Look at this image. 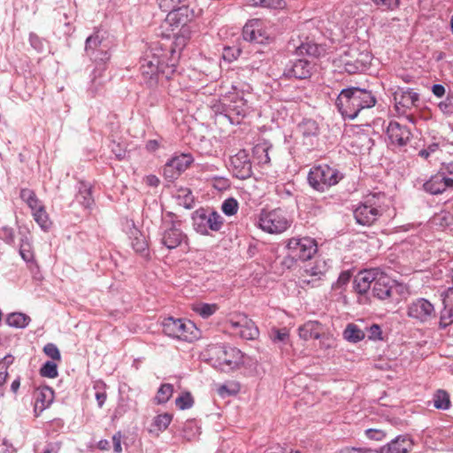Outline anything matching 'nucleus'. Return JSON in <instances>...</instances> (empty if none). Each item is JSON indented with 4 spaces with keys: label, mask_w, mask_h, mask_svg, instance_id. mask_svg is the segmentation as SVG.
<instances>
[{
    "label": "nucleus",
    "mask_w": 453,
    "mask_h": 453,
    "mask_svg": "<svg viewBox=\"0 0 453 453\" xmlns=\"http://www.w3.org/2000/svg\"><path fill=\"white\" fill-rule=\"evenodd\" d=\"M194 228L201 234H209V231H219L223 226V218L215 211L207 213L197 210L193 216Z\"/></svg>",
    "instance_id": "nucleus-13"
},
{
    "label": "nucleus",
    "mask_w": 453,
    "mask_h": 453,
    "mask_svg": "<svg viewBox=\"0 0 453 453\" xmlns=\"http://www.w3.org/2000/svg\"><path fill=\"white\" fill-rule=\"evenodd\" d=\"M238 208V202L233 197L226 199L221 205V210L226 216L234 215L237 212Z\"/></svg>",
    "instance_id": "nucleus-47"
},
{
    "label": "nucleus",
    "mask_w": 453,
    "mask_h": 453,
    "mask_svg": "<svg viewBox=\"0 0 453 453\" xmlns=\"http://www.w3.org/2000/svg\"><path fill=\"white\" fill-rule=\"evenodd\" d=\"M374 96L366 89L349 88L342 89L336 99V106L344 119H354L363 109L375 105Z\"/></svg>",
    "instance_id": "nucleus-3"
},
{
    "label": "nucleus",
    "mask_w": 453,
    "mask_h": 453,
    "mask_svg": "<svg viewBox=\"0 0 453 453\" xmlns=\"http://www.w3.org/2000/svg\"><path fill=\"white\" fill-rule=\"evenodd\" d=\"M239 391L240 386L237 383H230L229 385L224 384L219 386L218 388V394L221 397L236 395Z\"/></svg>",
    "instance_id": "nucleus-49"
},
{
    "label": "nucleus",
    "mask_w": 453,
    "mask_h": 453,
    "mask_svg": "<svg viewBox=\"0 0 453 453\" xmlns=\"http://www.w3.org/2000/svg\"><path fill=\"white\" fill-rule=\"evenodd\" d=\"M380 195H370L354 210V218L362 226L372 225L382 214Z\"/></svg>",
    "instance_id": "nucleus-9"
},
{
    "label": "nucleus",
    "mask_w": 453,
    "mask_h": 453,
    "mask_svg": "<svg viewBox=\"0 0 453 453\" xmlns=\"http://www.w3.org/2000/svg\"><path fill=\"white\" fill-rule=\"evenodd\" d=\"M439 171L445 177L447 182L453 189V162L442 164Z\"/></svg>",
    "instance_id": "nucleus-50"
},
{
    "label": "nucleus",
    "mask_w": 453,
    "mask_h": 453,
    "mask_svg": "<svg viewBox=\"0 0 453 453\" xmlns=\"http://www.w3.org/2000/svg\"><path fill=\"white\" fill-rule=\"evenodd\" d=\"M228 324L234 334H238L242 339L253 340L259 334L255 323L245 314L235 315L228 320Z\"/></svg>",
    "instance_id": "nucleus-15"
},
{
    "label": "nucleus",
    "mask_w": 453,
    "mask_h": 453,
    "mask_svg": "<svg viewBox=\"0 0 453 453\" xmlns=\"http://www.w3.org/2000/svg\"><path fill=\"white\" fill-rule=\"evenodd\" d=\"M103 39L101 32L96 31L86 40L85 52L94 61H105L110 58Z\"/></svg>",
    "instance_id": "nucleus-18"
},
{
    "label": "nucleus",
    "mask_w": 453,
    "mask_h": 453,
    "mask_svg": "<svg viewBox=\"0 0 453 453\" xmlns=\"http://www.w3.org/2000/svg\"><path fill=\"white\" fill-rule=\"evenodd\" d=\"M381 271L378 268H372L359 272L354 280V288L360 294H365L371 288L372 283H376Z\"/></svg>",
    "instance_id": "nucleus-22"
},
{
    "label": "nucleus",
    "mask_w": 453,
    "mask_h": 453,
    "mask_svg": "<svg viewBox=\"0 0 453 453\" xmlns=\"http://www.w3.org/2000/svg\"><path fill=\"white\" fill-rule=\"evenodd\" d=\"M129 238L131 245L136 252H143L147 250L148 244L144 235L134 226L130 230Z\"/></svg>",
    "instance_id": "nucleus-31"
},
{
    "label": "nucleus",
    "mask_w": 453,
    "mask_h": 453,
    "mask_svg": "<svg viewBox=\"0 0 453 453\" xmlns=\"http://www.w3.org/2000/svg\"><path fill=\"white\" fill-rule=\"evenodd\" d=\"M34 411L36 416H39L52 403L54 391L47 386L37 388L34 393Z\"/></svg>",
    "instance_id": "nucleus-25"
},
{
    "label": "nucleus",
    "mask_w": 453,
    "mask_h": 453,
    "mask_svg": "<svg viewBox=\"0 0 453 453\" xmlns=\"http://www.w3.org/2000/svg\"><path fill=\"white\" fill-rule=\"evenodd\" d=\"M19 255L26 262H31L34 260L32 246L29 239L27 236L20 239Z\"/></svg>",
    "instance_id": "nucleus-39"
},
{
    "label": "nucleus",
    "mask_w": 453,
    "mask_h": 453,
    "mask_svg": "<svg viewBox=\"0 0 453 453\" xmlns=\"http://www.w3.org/2000/svg\"><path fill=\"white\" fill-rule=\"evenodd\" d=\"M313 65L307 59H297L287 69L285 75L288 78L303 80L311 77Z\"/></svg>",
    "instance_id": "nucleus-27"
},
{
    "label": "nucleus",
    "mask_w": 453,
    "mask_h": 453,
    "mask_svg": "<svg viewBox=\"0 0 453 453\" xmlns=\"http://www.w3.org/2000/svg\"><path fill=\"white\" fill-rule=\"evenodd\" d=\"M406 316L415 324L426 325L436 318L435 306L428 299L418 297L407 304Z\"/></svg>",
    "instance_id": "nucleus-10"
},
{
    "label": "nucleus",
    "mask_w": 453,
    "mask_h": 453,
    "mask_svg": "<svg viewBox=\"0 0 453 453\" xmlns=\"http://www.w3.org/2000/svg\"><path fill=\"white\" fill-rule=\"evenodd\" d=\"M270 338L273 343L279 344V346L281 348L283 345H286L289 342L288 330L287 328H273L270 333Z\"/></svg>",
    "instance_id": "nucleus-37"
},
{
    "label": "nucleus",
    "mask_w": 453,
    "mask_h": 453,
    "mask_svg": "<svg viewBox=\"0 0 453 453\" xmlns=\"http://www.w3.org/2000/svg\"><path fill=\"white\" fill-rule=\"evenodd\" d=\"M193 162L190 154H180L173 157L164 166V176L169 180L177 179Z\"/></svg>",
    "instance_id": "nucleus-19"
},
{
    "label": "nucleus",
    "mask_w": 453,
    "mask_h": 453,
    "mask_svg": "<svg viewBox=\"0 0 453 453\" xmlns=\"http://www.w3.org/2000/svg\"><path fill=\"white\" fill-rule=\"evenodd\" d=\"M20 198L28 205L31 210H35L42 205L35 192L28 188H23L20 191Z\"/></svg>",
    "instance_id": "nucleus-38"
},
{
    "label": "nucleus",
    "mask_w": 453,
    "mask_h": 453,
    "mask_svg": "<svg viewBox=\"0 0 453 453\" xmlns=\"http://www.w3.org/2000/svg\"><path fill=\"white\" fill-rule=\"evenodd\" d=\"M205 354L211 365L223 372L235 370L244 362L242 352L228 345H210Z\"/></svg>",
    "instance_id": "nucleus-4"
},
{
    "label": "nucleus",
    "mask_w": 453,
    "mask_h": 453,
    "mask_svg": "<svg viewBox=\"0 0 453 453\" xmlns=\"http://www.w3.org/2000/svg\"><path fill=\"white\" fill-rule=\"evenodd\" d=\"M325 330L324 326L316 320H309L298 327L299 337L304 341L319 339Z\"/></svg>",
    "instance_id": "nucleus-29"
},
{
    "label": "nucleus",
    "mask_w": 453,
    "mask_h": 453,
    "mask_svg": "<svg viewBox=\"0 0 453 453\" xmlns=\"http://www.w3.org/2000/svg\"><path fill=\"white\" fill-rule=\"evenodd\" d=\"M250 96L251 94L248 90H239L235 86H233V91L224 96L222 98V104L225 106L224 116L229 119L231 124H240L242 119L249 114Z\"/></svg>",
    "instance_id": "nucleus-5"
},
{
    "label": "nucleus",
    "mask_w": 453,
    "mask_h": 453,
    "mask_svg": "<svg viewBox=\"0 0 453 453\" xmlns=\"http://www.w3.org/2000/svg\"><path fill=\"white\" fill-rule=\"evenodd\" d=\"M351 278V275L349 272H342L339 277H338V280L336 281V287L337 288H342L343 286H345L350 280Z\"/></svg>",
    "instance_id": "nucleus-61"
},
{
    "label": "nucleus",
    "mask_w": 453,
    "mask_h": 453,
    "mask_svg": "<svg viewBox=\"0 0 453 453\" xmlns=\"http://www.w3.org/2000/svg\"><path fill=\"white\" fill-rule=\"evenodd\" d=\"M218 307L216 304L210 303H198L194 305L193 311L199 314L202 318L207 319L217 311Z\"/></svg>",
    "instance_id": "nucleus-41"
},
{
    "label": "nucleus",
    "mask_w": 453,
    "mask_h": 453,
    "mask_svg": "<svg viewBox=\"0 0 453 453\" xmlns=\"http://www.w3.org/2000/svg\"><path fill=\"white\" fill-rule=\"evenodd\" d=\"M363 330L355 324H349L343 331V337L349 342H358L365 338Z\"/></svg>",
    "instance_id": "nucleus-33"
},
{
    "label": "nucleus",
    "mask_w": 453,
    "mask_h": 453,
    "mask_svg": "<svg viewBox=\"0 0 453 453\" xmlns=\"http://www.w3.org/2000/svg\"><path fill=\"white\" fill-rule=\"evenodd\" d=\"M175 404L180 410L189 409L194 404L193 396L189 392L183 393L175 399Z\"/></svg>",
    "instance_id": "nucleus-44"
},
{
    "label": "nucleus",
    "mask_w": 453,
    "mask_h": 453,
    "mask_svg": "<svg viewBox=\"0 0 453 453\" xmlns=\"http://www.w3.org/2000/svg\"><path fill=\"white\" fill-rule=\"evenodd\" d=\"M368 337L370 340H380L381 339V334H382V331L379 325L377 324H373L372 326H371L368 329Z\"/></svg>",
    "instance_id": "nucleus-57"
},
{
    "label": "nucleus",
    "mask_w": 453,
    "mask_h": 453,
    "mask_svg": "<svg viewBox=\"0 0 453 453\" xmlns=\"http://www.w3.org/2000/svg\"><path fill=\"white\" fill-rule=\"evenodd\" d=\"M413 441L409 435H398L390 442L380 448L379 453H408L411 450Z\"/></svg>",
    "instance_id": "nucleus-24"
},
{
    "label": "nucleus",
    "mask_w": 453,
    "mask_h": 453,
    "mask_svg": "<svg viewBox=\"0 0 453 453\" xmlns=\"http://www.w3.org/2000/svg\"><path fill=\"white\" fill-rule=\"evenodd\" d=\"M321 349H331L334 345V338L329 333L325 330L321 333V337L319 339Z\"/></svg>",
    "instance_id": "nucleus-53"
},
{
    "label": "nucleus",
    "mask_w": 453,
    "mask_h": 453,
    "mask_svg": "<svg viewBox=\"0 0 453 453\" xmlns=\"http://www.w3.org/2000/svg\"><path fill=\"white\" fill-rule=\"evenodd\" d=\"M229 169L238 179L245 180L251 175V163L246 150H241L230 157Z\"/></svg>",
    "instance_id": "nucleus-20"
},
{
    "label": "nucleus",
    "mask_w": 453,
    "mask_h": 453,
    "mask_svg": "<svg viewBox=\"0 0 453 453\" xmlns=\"http://www.w3.org/2000/svg\"><path fill=\"white\" fill-rule=\"evenodd\" d=\"M395 107L399 115H404L408 111L418 106L419 95L411 88H397L393 93Z\"/></svg>",
    "instance_id": "nucleus-16"
},
{
    "label": "nucleus",
    "mask_w": 453,
    "mask_h": 453,
    "mask_svg": "<svg viewBox=\"0 0 453 453\" xmlns=\"http://www.w3.org/2000/svg\"><path fill=\"white\" fill-rule=\"evenodd\" d=\"M298 131L302 134L304 140H308L312 144V138L316 137L319 133V127L315 120L304 119L298 126ZM306 144L308 142H304Z\"/></svg>",
    "instance_id": "nucleus-30"
},
{
    "label": "nucleus",
    "mask_w": 453,
    "mask_h": 453,
    "mask_svg": "<svg viewBox=\"0 0 453 453\" xmlns=\"http://www.w3.org/2000/svg\"><path fill=\"white\" fill-rule=\"evenodd\" d=\"M180 56L176 50L154 42L140 61L141 73L150 86L157 83L160 75L169 80L176 72Z\"/></svg>",
    "instance_id": "nucleus-1"
},
{
    "label": "nucleus",
    "mask_w": 453,
    "mask_h": 453,
    "mask_svg": "<svg viewBox=\"0 0 453 453\" xmlns=\"http://www.w3.org/2000/svg\"><path fill=\"white\" fill-rule=\"evenodd\" d=\"M423 188L426 192L431 195H440L449 189H452L440 171L434 175H432L430 179L424 183Z\"/></svg>",
    "instance_id": "nucleus-28"
},
{
    "label": "nucleus",
    "mask_w": 453,
    "mask_h": 453,
    "mask_svg": "<svg viewBox=\"0 0 453 453\" xmlns=\"http://www.w3.org/2000/svg\"><path fill=\"white\" fill-rule=\"evenodd\" d=\"M31 319L22 312L10 313L6 318L8 326L16 328H25L30 323Z\"/></svg>",
    "instance_id": "nucleus-32"
},
{
    "label": "nucleus",
    "mask_w": 453,
    "mask_h": 453,
    "mask_svg": "<svg viewBox=\"0 0 453 453\" xmlns=\"http://www.w3.org/2000/svg\"><path fill=\"white\" fill-rule=\"evenodd\" d=\"M121 438L120 433H117L112 436L113 449L116 453H121L122 451Z\"/></svg>",
    "instance_id": "nucleus-63"
},
{
    "label": "nucleus",
    "mask_w": 453,
    "mask_h": 453,
    "mask_svg": "<svg viewBox=\"0 0 453 453\" xmlns=\"http://www.w3.org/2000/svg\"><path fill=\"white\" fill-rule=\"evenodd\" d=\"M338 453H374V451L365 448H345Z\"/></svg>",
    "instance_id": "nucleus-64"
},
{
    "label": "nucleus",
    "mask_w": 453,
    "mask_h": 453,
    "mask_svg": "<svg viewBox=\"0 0 453 453\" xmlns=\"http://www.w3.org/2000/svg\"><path fill=\"white\" fill-rule=\"evenodd\" d=\"M44 353L53 360H60L59 349L54 343H47L43 348Z\"/></svg>",
    "instance_id": "nucleus-54"
},
{
    "label": "nucleus",
    "mask_w": 453,
    "mask_h": 453,
    "mask_svg": "<svg viewBox=\"0 0 453 453\" xmlns=\"http://www.w3.org/2000/svg\"><path fill=\"white\" fill-rule=\"evenodd\" d=\"M167 12L168 14L164 20L163 28L167 33V36L172 35L173 37V45L170 47L180 54L196 27L195 12L187 4L173 8Z\"/></svg>",
    "instance_id": "nucleus-2"
},
{
    "label": "nucleus",
    "mask_w": 453,
    "mask_h": 453,
    "mask_svg": "<svg viewBox=\"0 0 453 453\" xmlns=\"http://www.w3.org/2000/svg\"><path fill=\"white\" fill-rule=\"evenodd\" d=\"M438 148H439V146L437 143H433V144L429 145L426 149H423V150H419L418 155L421 157L426 159L432 153L438 150Z\"/></svg>",
    "instance_id": "nucleus-60"
},
{
    "label": "nucleus",
    "mask_w": 453,
    "mask_h": 453,
    "mask_svg": "<svg viewBox=\"0 0 453 453\" xmlns=\"http://www.w3.org/2000/svg\"><path fill=\"white\" fill-rule=\"evenodd\" d=\"M288 256L292 260L306 261L317 252L318 246L314 239L310 237L291 238L287 244Z\"/></svg>",
    "instance_id": "nucleus-12"
},
{
    "label": "nucleus",
    "mask_w": 453,
    "mask_h": 453,
    "mask_svg": "<svg viewBox=\"0 0 453 453\" xmlns=\"http://www.w3.org/2000/svg\"><path fill=\"white\" fill-rule=\"evenodd\" d=\"M243 39L256 43H265L271 37L266 23L259 19L250 20L242 29Z\"/></svg>",
    "instance_id": "nucleus-14"
},
{
    "label": "nucleus",
    "mask_w": 453,
    "mask_h": 453,
    "mask_svg": "<svg viewBox=\"0 0 453 453\" xmlns=\"http://www.w3.org/2000/svg\"><path fill=\"white\" fill-rule=\"evenodd\" d=\"M61 443L59 441H47L35 449V453H59Z\"/></svg>",
    "instance_id": "nucleus-48"
},
{
    "label": "nucleus",
    "mask_w": 453,
    "mask_h": 453,
    "mask_svg": "<svg viewBox=\"0 0 453 453\" xmlns=\"http://www.w3.org/2000/svg\"><path fill=\"white\" fill-rule=\"evenodd\" d=\"M164 333L173 339L192 342L199 338L200 332L190 320L166 318L163 321Z\"/></svg>",
    "instance_id": "nucleus-7"
},
{
    "label": "nucleus",
    "mask_w": 453,
    "mask_h": 453,
    "mask_svg": "<svg viewBox=\"0 0 453 453\" xmlns=\"http://www.w3.org/2000/svg\"><path fill=\"white\" fill-rule=\"evenodd\" d=\"M32 213L34 219L42 228L47 229L49 227V217L42 204L39 208L32 210Z\"/></svg>",
    "instance_id": "nucleus-40"
},
{
    "label": "nucleus",
    "mask_w": 453,
    "mask_h": 453,
    "mask_svg": "<svg viewBox=\"0 0 453 453\" xmlns=\"http://www.w3.org/2000/svg\"><path fill=\"white\" fill-rule=\"evenodd\" d=\"M252 5L271 9H284L286 2L284 0H251Z\"/></svg>",
    "instance_id": "nucleus-43"
},
{
    "label": "nucleus",
    "mask_w": 453,
    "mask_h": 453,
    "mask_svg": "<svg viewBox=\"0 0 453 453\" xmlns=\"http://www.w3.org/2000/svg\"><path fill=\"white\" fill-rule=\"evenodd\" d=\"M434 406L440 410H448L450 407L449 395L442 389L437 390L434 395Z\"/></svg>",
    "instance_id": "nucleus-36"
},
{
    "label": "nucleus",
    "mask_w": 453,
    "mask_h": 453,
    "mask_svg": "<svg viewBox=\"0 0 453 453\" xmlns=\"http://www.w3.org/2000/svg\"><path fill=\"white\" fill-rule=\"evenodd\" d=\"M372 56L367 50H360L353 47L345 51L339 58V66L348 73L364 72L371 64Z\"/></svg>",
    "instance_id": "nucleus-11"
},
{
    "label": "nucleus",
    "mask_w": 453,
    "mask_h": 453,
    "mask_svg": "<svg viewBox=\"0 0 453 453\" xmlns=\"http://www.w3.org/2000/svg\"><path fill=\"white\" fill-rule=\"evenodd\" d=\"M241 50L238 49H232L230 47L225 48L223 51V58L225 60L232 61L236 59L240 55Z\"/></svg>",
    "instance_id": "nucleus-56"
},
{
    "label": "nucleus",
    "mask_w": 453,
    "mask_h": 453,
    "mask_svg": "<svg viewBox=\"0 0 453 453\" xmlns=\"http://www.w3.org/2000/svg\"><path fill=\"white\" fill-rule=\"evenodd\" d=\"M173 388L171 384H163L157 390L156 401L157 403H166L173 395Z\"/></svg>",
    "instance_id": "nucleus-42"
},
{
    "label": "nucleus",
    "mask_w": 453,
    "mask_h": 453,
    "mask_svg": "<svg viewBox=\"0 0 453 453\" xmlns=\"http://www.w3.org/2000/svg\"><path fill=\"white\" fill-rule=\"evenodd\" d=\"M443 309L440 312L439 328L445 329L453 324V288L442 294Z\"/></svg>",
    "instance_id": "nucleus-26"
},
{
    "label": "nucleus",
    "mask_w": 453,
    "mask_h": 453,
    "mask_svg": "<svg viewBox=\"0 0 453 453\" xmlns=\"http://www.w3.org/2000/svg\"><path fill=\"white\" fill-rule=\"evenodd\" d=\"M78 202L84 207V208H90L94 203V199L92 197L91 194V188L90 187L81 184L79 193L76 196Z\"/></svg>",
    "instance_id": "nucleus-35"
},
{
    "label": "nucleus",
    "mask_w": 453,
    "mask_h": 453,
    "mask_svg": "<svg viewBox=\"0 0 453 453\" xmlns=\"http://www.w3.org/2000/svg\"><path fill=\"white\" fill-rule=\"evenodd\" d=\"M389 143L395 147L405 146L411 138V130L396 121H390L387 128Z\"/></svg>",
    "instance_id": "nucleus-21"
},
{
    "label": "nucleus",
    "mask_w": 453,
    "mask_h": 453,
    "mask_svg": "<svg viewBox=\"0 0 453 453\" xmlns=\"http://www.w3.org/2000/svg\"><path fill=\"white\" fill-rule=\"evenodd\" d=\"M158 6L164 12H167L173 8H178L179 5L186 4L188 0H157Z\"/></svg>",
    "instance_id": "nucleus-51"
},
{
    "label": "nucleus",
    "mask_w": 453,
    "mask_h": 453,
    "mask_svg": "<svg viewBox=\"0 0 453 453\" xmlns=\"http://www.w3.org/2000/svg\"><path fill=\"white\" fill-rule=\"evenodd\" d=\"M172 421V415L168 413L159 414L155 417L153 426L158 431L165 430Z\"/></svg>",
    "instance_id": "nucleus-46"
},
{
    "label": "nucleus",
    "mask_w": 453,
    "mask_h": 453,
    "mask_svg": "<svg viewBox=\"0 0 453 453\" xmlns=\"http://www.w3.org/2000/svg\"><path fill=\"white\" fill-rule=\"evenodd\" d=\"M291 220L286 211L278 208L262 210L258 216V226L268 234H279L289 228Z\"/></svg>",
    "instance_id": "nucleus-8"
},
{
    "label": "nucleus",
    "mask_w": 453,
    "mask_h": 453,
    "mask_svg": "<svg viewBox=\"0 0 453 453\" xmlns=\"http://www.w3.org/2000/svg\"><path fill=\"white\" fill-rule=\"evenodd\" d=\"M40 373L42 377L54 379L58 377V365L52 361H47L41 368Z\"/></svg>",
    "instance_id": "nucleus-45"
},
{
    "label": "nucleus",
    "mask_w": 453,
    "mask_h": 453,
    "mask_svg": "<svg viewBox=\"0 0 453 453\" xmlns=\"http://www.w3.org/2000/svg\"><path fill=\"white\" fill-rule=\"evenodd\" d=\"M29 42H30L31 46L37 51L42 50L43 43H42V41L41 40V38L37 35L31 33L29 35Z\"/></svg>",
    "instance_id": "nucleus-58"
},
{
    "label": "nucleus",
    "mask_w": 453,
    "mask_h": 453,
    "mask_svg": "<svg viewBox=\"0 0 453 453\" xmlns=\"http://www.w3.org/2000/svg\"><path fill=\"white\" fill-rule=\"evenodd\" d=\"M167 216L171 219L170 225L165 226L162 233L161 243L169 250L179 247L186 239L187 235L179 227L180 221L174 220V214L168 212Z\"/></svg>",
    "instance_id": "nucleus-17"
},
{
    "label": "nucleus",
    "mask_w": 453,
    "mask_h": 453,
    "mask_svg": "<svg viewBox=\"0 0 453 453\" xmlns=\"http://www.w3.org/2000/svg\"><path fill=\"white\" fill-rule=\"evenodd\" d=\"M395 289V282L387 274L381 273L373 285L372 293L378 299L389 300L393 297Z\"/></svg>",
    "instance_id": "nucleus-23"
},
{
    "label": "nucleus",
    "mask_w": 453,
    "mask_h": 453,
    "mask_svg": "<svg viewBox=\"0 0 453 453\" xmlns=\"http://www.w3.org/2000/svg\"><path fill=\"white\" fill-rule=\"evenodd\" d=\"M0 239L8 244L14 242V231L10 226H3L0 228Z\"/></svg>",
    "instance_id": "nucleus-55"
},
{
    "label": "nucleus",
    "mask_w": 453,
    "mask_h": 453,
    "mask_svg": "<svg viewBox=\"0 0 453 453\" xmlns=\"http://www.w3.org/2000/svg\"><path fill=\"white\" fill-rule=\"evenodd\" d=\"M342 177L343 175L336 168L328 165H319L311 168L308 182L315 190L324 192L336 185Z\"/></svg>",
    "instance_id": "nucleus-6"
},
{
    "label": "nucleus",
    "mask_w": 453,
    "mask_h": 453,
    "mask_svg": "<svg viewBox=\"0 0 453 453\" xmlns=\"http://www.w3.org/2000/svg\"><path fill=\"white\" fill-rule=\"evenodd\" d=\"M365 434L369 439L375 441H381L385 438L386 434L383 431L378 429H367Z\"/></svg>",
    "instance_id": "nucleus-59"
},
{
    "label": "nucleus",
    "mask_w": 453,
    "mask_h": 453,
    "mask_svg": "<svg viewBox=\"0 0 453 453\" xmlns=\"http://www.w3.org/2000/svg\"><path fill=\"white\" fill-rule=\"evenodd\" d=\"M372 2L386 11L395 10L400 5V0H372Z\"/></svg>",
    "instance_id": "nucleus-52"
},
{
    "label": "nucleus",
    "mask_w": 453,
    "mask_h": 453,
    "mask_svg": "<svg viewBox=\"0 0 453 453\" xmlns=\"http://www.w3.org/2000/svg\"><path fill=\"white\" fill-rule=\"evenodd\" d=\"M308 277H317V280H323L325 273L318 269V265L305 271Z\"/></svg>",
    "instance_id": "nucleus-62"
},
{
    "label": "nucleus",
    "mask_w": 453,
    "mask_h": 453,
    "mask_svg": "<svg viewBox=\"0 0 453 453\" xmlns=\"http://www.w3.org/2000/svg\"><path fill=\"white\" fill-rule=\"evenodd\" d=\"M300 54H307L311 57L319 58L326 54V48L323 45L314 42L303 43L299 48Z\"/></svg>",
    "instance_id": "nucleus-34"
}]
</instances>
